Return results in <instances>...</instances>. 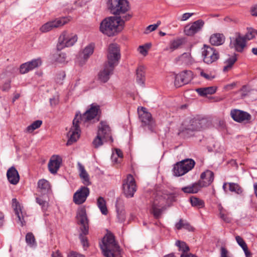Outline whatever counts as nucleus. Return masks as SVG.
Here are the masks:
<instances>
[{"label":"nucleus","mask_w":257,"mask_h":257,"mask_svg":"<svg viewBox=\"0 0 257 257\" xmlns=\"http://www.w3.org/2000/svg\"><path fill=\"white\" fill-rule=\"evenodd\" d=\"M120 59V53L118 46L115 44H110L108 47L107 61L104 64L103 69L98 73V79L101 82L105 83L109 79Z\"/></svg>","instance_id":"obj_1"},{"label":"nucleus","mask_w":257,"mask_h":257,"mask_svg":"<svg viewBox=\"0 0 257 257\" xmlns=\"http://www.w3.org/2000/svg\"><path fill=\"white\" fill-rule=\"evenodd\" d=\"M100 113V106L95 103H92L83 114L79 111L76 113L73 120V126L75 128L89 126L91 124L99 120Z\"/></svg>","instance_id":"obj_2"},{"label":"nucleus","mask_w":257,"mask_h":257,"mask_svg":"<svg viewBox=\"0 0 257 257\" xmlns=\"http://www.w3.org/2000/svg\"><path fill=\"white\" fill-rule=\"evenodd\" d=\"M132 16L127 14L124 16H112L105 18L100 24V31L108 36H114L122 31L125 21L129 20Z\"/></svg>","instance_id":"obj_3"},{"label":"nucleus","mask_w":257,"mask_h":257,"mask_svg":"<svg viewBox=\"0 0 257 257\" xmlns=\"http://www.w3.org/2000/svg\"><path fill=\"white\" fill-rule=\"evenodd\" d=\"M100 247L105 257H121L120 247L112 233H107L103 237Z\"/></svg>","instance_id":"obj_4"},{"label":"nucleus","mask_w":257,"mask_h":257,"mask_svg":"<svg viewBox=\"0 0 257 257\" xmlns=\"http://www.w3.org/2000/svg\"><path fill=\"white\" fill-rule=\"evenodd\" d=\"M108 8L114 15L124 14L129 9L128 3L126 0H109Z\"/></svg>","instance_id":"obj_5"},{"label":"nucleus","mask_w":257,"mask_h":257,"mask_svg":"<svg viewBox=\"0 0 257 257\" xmlns=\"http://www.w3.org/2000/svg\"><path fill=\"white\" fill-rule=\"evenodd\" d=\"M78 39L76 34L64 31L60 36L57 45V49L61 50L64 47L72 46L77 42Z\"/></svg>","instance_id":"obj_6"},{"label":"nucleus","mask_w":257,"mask_h":257,"mask_svg":"<svg viewBox=\"0 0 257 257\" xmlns=\"http://www.w3.org/2000/svg\"><path fill=\"white\" fill-rule=\"evenodd\" d=\"M137 191V185L133 176L128 174L126 178L123 180L122 191L126 198H132Z\"/></svg>","instance_id":"obj_7"},{"label":"nucleus","mask_w":257,"mask_h":257,"mask_svg":"<svg viewBox=\"0 0 257 257\" xmlns=\"http://www.w3.org/2000/svg\"><path fill=\"white\" fill-rule=\"evenodd\" d=\"M113 142L109 130H98L96 137L92 142L94 148L97 149L102 146L105 142Z\"/></svg>","instance_id":"obj_8"},{"label":"nucleus","mask_w":257,"mask_h":257,"mask_svg":"<svg viewBox=\"0 0 257 257\" xmlns=\"http://www.w3.org/2000/svg\"><path fill=\"white\" fill-rule=\"evenodd\" d=\"M138 113L140 120L144 126L153 127L155 126V121L151 113L146 107L141 106L138 108Z\"/></svg>","instance_id":"obj_9"},{"label":"nucleus","mask_w":257,"mask_h":257,"mask_svg":"<svg viewBox=\"0 0 257 257\" xmlns=\"http://www.w3.org/2000/svg\"><path fill=\"white\" fill-rule=\"evenodd\" d=\"M70 21L69 17H61L55 20L49 21L40 28V30L42 33H47L54 28H57L63 26Z\"/></svg>","instance_id":"obj_10"},{"label":"nucleus","mask_w":257,"mask_h":257,"mask_svg":"<svg viewBox=\"0 0 257 257\" xmlns=\"http://www.w3.org/2000/svg\"><path fill=\"white\" fill-rule=\"evenodd\" d=\"M77 223L80 225V229L83 233L87 234L89 231L88 219L84 207L79 208L77 212Z\"/></svg>","instance_id":"obj_11"},{"label":"nucleus","mask_w":257,"mask_h":257,"mask_svg":"<svg viewBox=\"0 0 257 257\" xmlns=\"http://www.w3.org/2000/svg\"><path fill=\"white\" fill-rule=\"evenodd\" d=\"M230 47L237 52H242L246 46V41L239 33H236L234 36L230 37Z\"/></svg>","instance_id":"obj_12"},{"label":"nucleus","mask_w":257,"mask_h":257,"mask_svg":"<svg viewBox=\"0 0 257 257\" xmlns=\"http://www.w3.org/2000/svg\"><path fill=\"white\" fill-rule=\"evenodd\" d=\"M204 62L208 64L212 63L218 59L219 57L217 51L210 46H204L202 51Z\"/></svg>","instance_id":"obj_13"},{"label":"nucleus","mask_w":257,"mask_h":257,"mask_svg":"<svg viewBox=\"0 0 257 257\" xmlns=\"http://www.w3.org/2000/svg\"><path fill=\"white\" fill-rule=\"evenodd\" d=\"M230 116L234 121L238 122H247L251 118V115L248 112L237 109H232Z\"/></svg>","instance_id":"obj_14"},{"label":"nucleus","mask_w":257,"mask_h":257,"mask_svg":"<svg viewBox=\"0 0 257 257\" xmlns=\"http://www.w3.org/2000/svg\"><path fill=\"white\" fill-rule=\"evenodd\" d=\"M95 45L91 43L87 45L79 53L78 60L80 65L82 66L87 61L90 56L92 55L94 52Z\"/></svg>","instance_id":"obj_15"},{"label":"nucleus","mask_w":257,"mask_h":257,"mask_svg":"<svg viewBox=\"0 0 257 257\" xmlns=\"http://www.w3.org/2000/svg\"><path fill=\"white\" fill-rule=\"evenodd\" d=\"M204 25V22L202 20H198L190 25H187L185 27L184 32L188 36H192L197 33L200 31Z\"/></svg>","instance_id":"obj_16"},{"label":"nucleus","mask_w":257,"mask_h":257,"mask_svg":"<svg viewBox=\"0 0 257 257\" xmlns=\"http://www.w3.org/2000/svg\"><path fill=\"white\" fill-rule=\"evenodd\" d=\"M193 78L192 72L184 71L175 76L174 84L176 87H179L182 85L188 84Z\"/></svg>","instance_id":"obj_17"},{"label":"nucleus","mask_w":257,"mask_h":257,"mask_svg":"<svg viewBox=\"0 0 257 257\" xmlns=\"http://www.w3.org/2000/svg\"><path fill=\"white\" fill-rule=\"evenodd\" d=\"M89 195V190L85 186L81 187L74 194L73 200L77 205H80L85 202Z\"/></svg>","instance_id":"obj_18"},{"label":"nucleus","mask_w":257,"mask_h":257,"mask_svg":"<svg viewBox=\"0 0 257 257\" xmlns=\"http://www.w3.org/2000/svg\"><path fill=\"white\" fill-rule=\"evenodd\" d=\"M214 180V173L210 170L203 172L200 176V180L198 181L201 188L208 186Z\"/></svg>","instance_id":"obj_19"},{"label":"nucleus","mask_w":257,"mask_h":257,"mask_svg":"<svg viewBox=\"0 0 257 257\" xmlns=\"http://www.w3.org/2000/svg\"><path fill=\"white\" fill-rule=\"evenodd\" d=\"M62 158L58 155H54L51 158L48 164L49 171L52 174H55L60 167Z\"/></svg>","instance_id":"obj_20"},{"label":"nucleus","mask_w":257,"mask_h":257,"mask_svg":"<svg viewBox=\"0 0 257 257\" xmlns=\"http://www.w3.org/2000/svg\"><path fill=\"white\" fill-rule=\"evenodd\" d=\"M37 189L38 196H44L50 191V184L47 180L44 179L39 180L38 182Z\"/></svg>","instance_id":"obj_21"},{"label":"nucleus","mask_w":257,"mask_h":257,"mask_svg":"<svg viewBox=\"0 0 257 257\" xmlns=\"http://www.w3.org/2000/svg\"><path fill=\"white\" fill-rule=\"evenodd\" d=\"M12 206L14 208L15 213L18 218V223L23 226L25 224V221L24 220V216L22 211L20 204L17 201V199L13 198L12 199Z\"/></svg>","instance_id":"obj_22"},{"label":"nucleus","mask_w":257,"mask_h":257,"mask_svg":"<svg viewBox=\"0 0 257 257\" xmlns=\"http://www.w3.org/2000/svg\"><path fill=\"white\" fill-rule=\"evenodd\" d=\"M118 222H123L125 219V212L124 209L123 203L120 199H117L115 203Z\"/></svg>","instance_id":"obj_23"},{"label":"nucleus","mask_w":257,"mask_h":257,"mask_svg":"<svg viewBox=\"0 0 257 257\" xmlns=\"http://www.w3.org/2000/svg\"><path fill=\"white\" fill-rule=\"evenodd\" d=\"M7 176L11 184L16 185L18 183L20 179L19 175L15 167H12L8 170Z\"/></svg>","instance_id":"obj_24"},{"label":"nucleus","mask_w":257,"mask_h":257,"mask_svg":"<svg viewBox=\"0 0 257 257\" xmlns=\"http://www.w3.org/2000/svg\"><path fill=\"white\" fill-rule=\"evenodd\" d=\"M81 134V130H70L67 133L68 140L66 143L67 146L71 145L76 142L79 138Z\"/></svg>","instance_id":"obj_25"},{"label":"nucleus","mask_w":257,"mask_h":257,"mask_svg":"<svg viewBox=\"0 0 257 257\" xmlns=\"http://www.w3.org/2000/svg\"><path fill=\"white\" fill-rule=\"evenodd\" d=\"M77 166L79 172L80 177L82 179V183L85 185H89L90 184L89 175L86 171L84 167L80 162H78Z\"/></svg>","instance_id":"obj_26"},{"label":"nucleus","mask_w":257,"mask_h":257,"mask_svg":"<svg viewBox=\"0 0 257 257\" xmlns=\"http://www.w3.org/2000/svg\"><path fill=\"white\" fill-rule=\"evenodd\" d=\"M224 36L222 34H214L210 38V43L214 46H220L224 43Z\"/></svg>","instance_id":"obj_27"},{"label":"nucleus","mask_w":257,"mask_h":257,"mask_svg":"<svg viewBox=\"0 0 257 257\" xmlns=\"http://www.w3.org/2000/svg\"><path fill=\"white\" fill-rule=\"evenodd\" d=\"M201 188V186L197 182L192 185L182 187L181 190L185 193L195 194L197 193Z\"/></svg>","instance_id":"obj_28"},{"label":"nucleus","mask_w":257,"mask_h":257,"mask_svg":"<svg viewBox=\"0 0 257 257\" xmlns=\"http://www.w3.org/2000/svg\"><path fill=\"white\" fill-rule=\"evenodd\" d=\"M216 87L210 86L207 87L199 88L196 89V92L201 96H205L208 94H213L216 91Z\"/></svg>","instance_id":"obj_29"},{"label":"nucleus","mask_w":257,"mask_h":257,"mask_svg":"<svg viewBox=\"0 0 257 257\" xmlns=\"http://www.w3.org/2000/svg\"><path fill=\"white\" fill-rule=\"evenodd\" d=\"M207 122L204 118L194 117L190 121L193 128H200L204 127V124Z\"/></svg>","instance_id":"obj_30"},{"label":"nucleus","mask_w":257,"mask_h":257,"mask_svg":"<svg viewBox=\"0 0 257 257\" xmlns=\"http://www.w3.org/2000/svg\"><path fill=\"white\" fill-rule=\"evenodd\" d=\"M136 75L137 83L140 85L144 86L145 80V74L143 67L140 66L137 69Z\"/></svg>","instance_id":"obj_31"},{"label":"nucleus","mask_w":257,"mask_h":257,"mask_svg":"<svg viewBox=\"0 0 257 257\" xmlns=\"http://www.w3.org/2000/svg\"><path fill=\"white\" fill-rule=\"evenodd\" d=\"M183 166L182 164L180 163V162H177L176 164L174 165L173 172L174 175L176 176H181L184 175L186 173V170L183 168Z\"/></svg>","instance_id":"obj_32"},{"label":"nucleus","mask_w":257,"mask_h":257,"mask_svg":"<svg viewBox=\"0 0 257 257\" xmlns=\"http://www.w3.org/2000/svg\"><path fill=\"white\" fill-rule=\"evenodd\" d=\"M180 163L183 166V168L185 169L186 172L187 173L191 170L195 164V161L191 159H186L180 161Z\"/></svg>","instance_id":"obj_33"},{"label":"nucleus","mask_w":257,"mask_h":257,"mask_svg":"<svg viewBox=\"0 0 257 257\" xmlns=\"http://www.w3.org/2000/svg\"><path fill=\"white\" fill-rule=\"evenodd\" d=\"M97 205L102 214L106 215L107 214L108 210L106 205V201L102 197H99L97 198Z\"/></svg>","instance_id":"obj_34"},{"label":"nucleus","mask_w":257,"mask_h":257,"mask_svg":"<svg viewBox=\"0 0 257 257\" xmlns=\"http://www.w3.org/2000/svg\"><path fill=\"white\" fill-rule=\"evenodd\" d=\"M163 207L158 205V204L154 202L152 204L151 211L156 218H159L163 212Z\"/></svg>","instance_id":"obj_35"},{"label":"nucleus","mask_w":257,"mask_h":257,"mask_svg":"<svg viewBox=\"0 0 257 257\" xmlns=\"http://www.w3.org/2000/svg\"><path fill=\"white\" fill-rule=\"evenodd\" d=\"M236 61L237 58L235 54H234L233 56L228 58L224 62L225 65L223 67V71L227 72L230 69Z\"/></svg>","instance_id":"obj_36"},{"label":"nucleus","mask_w":257,"mask_h":257,"mask_svg":"<svg viewBox=\"0 0 257 257\" xmlns=\"http://www.w3.org/2000/svg\"><path fill=\"white\" fill-rule=\"evenodd\" d=\"M175 227L178 230L181 229L182 228H184L189 231H192L193 229V228L187 221H184L181 219L178 223L176 224Z\"/></svg>","instance_id":"obj_37"},{"label":"nucleus","mask_w":257,"mask_h":257,"mask_svg":"<svg viewBox=\"0 0 257 257\" xmlns=\"http://www.w3.org/2000/svg\"><path fill=\"white\" fill-rule=\"evenodd\" d=\"M26 242L30 247H35L37 245V242L34 234L32 232H28L26 235Z\"/></svg>","instance_id":"obj_38"},{"label":"nucleus","mask_w":257,"mask_h":257,"mask_svg":"<svg viewBox=\"0 0 257 257\" xmlns=\"http://www.w3.org/2000/svg\"><path fill=\"white\" fill-rule=\"evenodd\" d=\"M197 130H181L178 135L183 138H188L195 135Z\"/></svg>","instance_id":"obj_39"},{"label":"nucleus","mask_w":257,"mask_h":257,"mask_svg":"<svg viewBox=\"0 0 257 257\" xmlns=\"http://www.w3.org/2000/svg\"><path fill=\"white\" fill-rule=\"evenodd\" d=\"M247 32L246 34L243 36L246 41L253 39L257 35V30L252 28H247Z\"/></svg>","instance_id":"obj_40"},{"label":"nucleus","mask_w":257,"mask_h":257,"mask_svg":"<svg viewBox=\"0 0 257 257\" xmlns=\"http://www.w3.org/2000/svg\"><path fill=\"white\" fill-rule=\"evenodd\" d=\"M190 203L192 206L198 208H202L204 206V202L195 197H191L190 198Z\"/></svg>","instance_id":"obj_41"},{"label":"nucleus","mask_w":257,"mask_h":257,"mask_svg":"<svg viewBox=\"0 0 257 257\" xmlns=\"http://www.w3.org/2000/svg\"><path fill=\"white\" fill-rule=\"evenodd\" d=\"M229 189L231 192H235L238 194L242 192L241 188L236 183H228Z\"/></svg>","instance_id":"obj_42"},{"label":"nucleus","mask_w":257,"mask_h":257,"mask_svg":"<svg viewBox=\"0 0 257 257\" xmlns=\"http://www.w3.org/2000/svg\"><path fill=\"white\" fill-rule=\"evenodd\" d=\"M175 244L178 247L179 250L182 251L183 253H185V252H186L189 250V246L184 241L177 240L176 241Z\"/></svg>","instance_id":"obj_43"},{"label":"nucleus","mask_w":257,"mask_h":257,"mask_svg":"<svg viewBox=\"0 0 257 257\" xmlns=\"http://www.w3.org/2000/svg\"><path fill=\"white\" fill-rule=\"evenodd\" d=\"M30 69L32 70L38 67L42 64V61L40 58L33 59L32 61L27 62Z\"/></svg>","instance_id":"obj_44"},{"label":"nucleus","mask_w":257,"mask_h":257,"mask_svg":"<svg viewBox=\"0 0 257 257\" xmlns=\"http://www.w3.org/2000/svg\"><path fill=\"white\" fill-rule=\"evenodd\" d=\"M39 196L40 197H36V202L41 206L42 209L43 210L45 211L47 209V208L48 207V203L47 202V201L40 197L41 196Z\"/></svg>","instance_id":"obj_45"},{"label":"nucleus","mask_w":257,"mask_h":257,"mask_svg":"<svg viewBox=\"0 0 257 257\" xmlns=\"http://www.w3.org/2000/svg\"><path fill=\"white\" fill-rule=\"evenodd\" d=\"M2 85L1 86V89L3 91H8L11 88V81L10 79L7 78L5 81H3Z\"/></svg>","instance_id":"obj_46"},{"label":"nucleus","mask_w":257,"mask_h":257,"mask_svg":"<svg viewBox=\"0 0 257 257\" xmlns=\"http://www.w3.org/2000/svg\"><path fill=\"white\" fill-rule=\"evenodd\" d=\"M86 235V234L83 233L82 231H81V233L79 234V238L80 239L81 243L84 249L87 248L89 245L88 240L87 237L85 236Z\"/></svg>","instance_id":"obj_47"},{"label":"nucleus","mask_w":257,"mask_h":257,"mask_svg":"<svg viewBox=\"0 0 257 257\" xmlns=\"http://www.w3.org/2000/svg\"><path fill=\"white\" fill-rule=\"evenodd\" d=\"M31 70V69H30V67L29 66L27 62L22 64L20 66V72L21 74H24L27 73Z\"/></svg>","instance_id":"obj_48"},{"label":"nucleus","mask_w":257,"mask_h":257,"mask_svg":"<svg viewBox=\"0 0 257 257\" xmlns=\"http://www.w3.org/2000/svg\"><path fill=\"white\" fill-rule=\"evenodd\" d=\"M235 239L238 244L242 248V249L247 247L246 243L240 236H236Z\"/></svg>","instance_id":"obj_49"},{"label":"nucleus","mask_w":257,"mask_h":257,"mask_svg":"<svg viewBox=\"0 0 257 257\" xmlns=\"http://www.w3.org/2000/svg\"><path fill=\"white\" fill-rule=\"evenodd\" d=\"M150 48V45L149 44H147L145 46L142 45L140 46L138 48V51L140 53L142 54L144 56H146L148 53V49Z\"/></svg>","instance_id":"obj_50"},{"label":"nucleus","mask_w":257,"mask_h":257,"mask_svg":"<svg viewBox=\"0 0 257 257\" xmlns=\"http://www.w3.org/2000/svg\"><path fill=\"white\" fill-rule=\"evenodd\" d=\"M182 44L181 40L178 39L173 41L170 44V49L174 50L179 48Z\"/></svg>","instance_id":"obj_51"},{"label":"nucleus","mask_w":257,"mask_h":257,"mask_svg":"<svg viewBox=\"0 0 257 257\" xmlns=\"http://www.w3.org/2000/svg\"><path fill=\"white\" fill-rule=\"evenodd\" d=\"M42 124V121L40 120H37L34 121L30 125L28 126L26 128H38Z\"/></svg>","instance_id":"obj_52"},{"label":"nucleus","mask_w":257,"mask_h":257,"mask_svg":"<svg viewBox=\"0 0 257 257\" xmlns=\"http://www.w3.org/2000/svg\"><path fill=\"white\" fill-rule=\"evenodd\" d=\"M219 210L220 211V217L225 222H229L230 221V219L225 214L222 207L220 206L219 207Z\"/></svg>","instance_id":"obj_53"},{"label":"nucleus","mask_w":257,"mask_h":257,"mask_svg":"<svg viewBox=\"0 0 257 257\" xmlns=\"http://www.w3.org/2000/svg\"><path fill=\"white\" fill-rule=\"evenodd\" d=\"M191 56L190 53H184L181 56V60L186 63L190 62L191 61Z\"/></svg>","instance_id":"obj_54"},{"label":"nucleus","mask_w":257,"mask_h":257,"mask_svg":"<svg viewBox=\"0 0 257 257\" xmlns=\"http://www.w3.org/2000/svg\"><path fill=\"white\" fill-rule=\"evenodd\" d=\"M59 102V98L58 96H53L50 98V103L52 106H56Z\"/></svg>","instance_id":"obj_55"},{"label":"nucleus","mask_w":257,"mask_h":257,"mask_svg":"<svg viewBox=\"0 0 257 257\" xmlns=\"http://www.w3.org/2000/svg\"><path fill=\"white\" fill-rule=\"evenodd\" d=\"M66 54L65 53H60L59 54V57L57 58V61L60 63H63L65 61Z\"/></svg>","instance_id":"obj_56"},{"label":"nucleus","mask_w":257,"mask_h":257,"mask_svg":"<svg viewBox=\"0 0 257 257\" xmlns=\"http://www.w3.org/2000/svg\"><path fill=\"white\" fill-rule=\"evenodd\" d=\"M200 75L202 77L205 78L206 80H210L214 78V76H212L211 75L204 72V71H201L200 72Z\"/></svg>","instance_id":"obj_57"},{"label":"nucleus","mask_w":257,"mask_h":257,"mask_svg":"<svg viewBox=\"0 0 257 257\" xmlns=\"http://www.w3.org/2000/svg\"><path fill=\"white\" fill-rule=\"evenodd\" d=\"M99 124L100 125L98 126V128H109V125L106 121H101Z\"/></svg>","instance_id":"obj_58"},{"label":"nucleus","mask_w":257,"mask_h":257,"mask_svg":"<svg viewBox=\"0 0 257 257\" xmlns=\"http://www.w3.org/2000/svg\"><path fill=\"white\" fill-rule=\"evenodd\" d=\"M193 15V13H185L182 15L180 20L182 21H186L189 18H190Z\"/></svg>","instance_id":"obj_59"},{"label":"nucleus","mask_w":257,"mask_h":257,"mask_svg":"<svg viewBox=\"0 0 257 257\" xmlns=\"http://www.w3.org/2000/svg\"><path fill=\"white\" fill-rule=\"evenodd\" d=\"M157 28V26L155 25V24L153 25H150L149 26L147 27L146 29V33H148V32H151L152 31H155Z\"/></svg>","instance_id":"obj_60"},{"label":"nucleus","mask_w":257,"mask_h":257,"mask_svg":"<svg viewBox=\"0 0 257 257\" xmlns=\"http://www.w3.org/2000/svg\"><path fill=\"white\" fill-rule=\"evenodd\" d=\"M250 13L252 16H257V4L251 7Z\"/></svg>","instance_id":"obj_61"},{"label":"nucleus","mask_w":257,"mask_h":257,"mask_svg":"<svg viewBox=\"0 0 257 257\" xmlns=\"http://www.w3.org/2000/svg\"><path fill=\"white\" fill-rule=\"evenodd\" d=\"M227 254L228 251L227 249L224 247H221L220 257H228Z\"/></svg>","instance_id":"obj_62"},{"label":"nucleus","mask_w":257,"mask_h":257,"mask_svg":"<svg viewBox=\"0 0 257 257\" xmlns=\"http://www.w3.org/2000/svg\"><path fill=\"white\" fill-rule=\"evenodd\" d=\"M68 257H85V256L76 252H71L68 255Z\"/></svg>","instance_id":"obj_63"},{"label":"nucleus","mask_w":257,"mask_h":257,"mask_svg":"<svg viewBox=\"0 0 257 257\" xmlns=\"http://www.w3.org/2000/svg\"><path fill=\"white\" fill-rule=\"evenodd\" d=\"M52 257H62V256L60 251L59 250H57L56 251L52 253Z\"/></svg>","instance_id":"obj_64"}]
</instances>
